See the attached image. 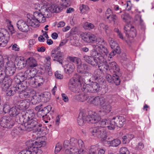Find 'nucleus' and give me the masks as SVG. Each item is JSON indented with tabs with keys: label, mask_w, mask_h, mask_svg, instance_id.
<instances>
[{
	"label": "nucleus",
	"mask_w": 154,
	"mask_h": 154,
	"mask_svg": "<svg viewBox=\"0 0 154 154\" xmlns=\"http://www.w3.org/2000/svg\"><path fill=\"white\" fill-rule=\"evenodd\" d=\"M23 119V124L20 125L19 129L22 131H34L37 134H40L43 131L42 125L38 123L36 116L32 110H27L25 115L22 116Z\"/></svg>",
	"instance_id": "obj_1"
},
{
	"label": "nucleus",
	"mask_w": 154,
	"mask_h": 154,
	"mask_svg": "<svg viewBox=\"0 0 154 154\" xmlns=\"http://www.w3.org/2000/svg\"><path fill=\"white\" fill-rule=\"evenodd\" d=\"M88 103L93 104L95 106H100L102 109L98 112L99 115L104 116L111 112L112 109L110 105L111 103L109 101H106L105 98L102 96H90L87 101Z\"/></svg>",
	"instance_id": "obj_2"
},
{
	"label": "nucleus",
	"mask_w": 154,
	"mask_h": 154,
	"mask_svg": "<svg viewBox=\"0 0 154 154\" xmlns=\"http://www.w3.org/2000/svg\"><path fill=\"white\" fill-rule=\"evenodd\" d=\"M39 141L30 142L32 146L28 149L21 151L18 154H41L42 152L41 147L45 145V142L40 140Z\"/></svg>",
	"instance_id": "obj_3"
},
{
	"label": "nucleus",
	"mask_w": 154,
	"mask_h": 154,
	"mask_svg": "<svg viewBox=\"0 0 154 154\" xmlns=\"http://www.w3.org/2000/svg\"><path fill=\"white\" fill-rule=\"evenodd\" d=\"M109 69L112 73L113 79L116 85H119L120 83V80L119 78L121 76L122 74L119 72L120 69L118 65L115 62L109 63Z\"/></svg>",
	"instance_id": "obj_4"
},
{
	"label": "nucleus",
	"mask_w": 154,
	"mask_h": 154,
	"mask_svg": "<svg viewBox=\"0 0 154 154\" xmlns=\"http://www.w3.org/2000/svg\"><path fill=\"white\" fill-rule=\"evenodd\" d=\"M109 126L107 128L109 130H113L116 126L119 127H122L125 123L126 120L122 116H116L113 117L110 120Z\"/></svg>",
	"instance_id": "obj_5"
},
{
	"label": "nucleus",
	"mask_w": 154,
	"mask_h": 154,
	"mask_svg": "<svg viewBox=\"0 0 154 154\" xmlns=\"http://www.w3.org/2000/svg\"><path fill=\"white\" fill-rule=\"evenodd\" d=\"M69 144L70 145L69 149L68 148L66 150L69 149L70 150L71 148L72 147L76 148L78 149H83L82 148L84 146V143L82 140L79 139L77 140L76 139L74 138L70 139V142L68 140H66L64 141L63 146L65 148H67L68 147Z\"/></svg>",
	"instance_id": "obj_6"
},
{
	"label": "nucleus",
	"mask_w": 154,
	"mask_h": 154,
	"mask_svg": "<svg viewBox=\"0 0 154 154\" xmlns=\"http://www.w3.org/2000/svg\"><path fill=\"white\" fill-rule=\"evenodd\" d=\"M26 92L24 93V98H31V100L32 104H36L41 102L40 97L38 96L39 94H36L35 91L33 89L27 90Z\"/></svg>",
	"instance_id": "obj_7"
},
{
	"label": "nucleus",
	"mask_w": 154,
	"mask_h": 154,
	"mask_svg": "<svg viewBox=\"0 0 154 154\" xmlns=\"http://www.w3.org/2000/svg\"><path fill=\"white\" fill-rule=\"evenodd\" d=\"M59 49V47L53 49L51 53V56L54 58V61H57L62 65L63 61L64 59V54L63 52L57 51Z\"/></svg>",
	"instance_id": "obj_8"
},
{
	"label": "nucleus",
	"mask_w": 154,
	"mask_h": 154,
	"mask_svg": "<svg viewBox=\"0 0 154 154\" xmlns=\"http://www.w3.org/2000/svg\"><path fill=\"white\" fill-rule=\"evenodd\" d=\"M85 92L95 93L97 92L101 95L104 94L108 91L107 87H81Z\"/></svg>",
	"instance_id": "obj_9"
},
{
	"label": "nucleus",
	"mask_w": 154,
	"mask_h": 154,
	"mask_svg": "<svg viewBox=\"0 0 154 154\" xmlns=\"http://www.w3.org/2000/svg\"><path fill=\"white\" fill-rule=\"evenodd\" d=\"M90 132L91 135L94 137L98 138H105L106 132L103 128L97 127H93L90 129Z\"/></svg>",
	"instance_id": "obj_10"
},
{
	"label": "nucleus",
	"mask_w": 154,
	"mask_h": 154,
	"mask_svg": "<svg viewBox=\"0 0 154 154\" xmlns=\"http://www.w3.org/2000/svg\"><path fill=\"white\" fill-rule=\"evenodd\" d=\"M82 39L87 43H95L96 40V35L90 33H82L81 34Z\"/></svg>",
	"instance_id": "obj_11"
},
{
	"label": "nucleus",
	"mask_w": 154,
	"mask_h": 154,
	"mask_svg": "<svg viewBox=\"0 0 154 154\" xmlns=\"http://www.w3.org/2000/svg\"><path fill=\"white\" fill-rule=\"evenodd\" d=\"M0 125L3 128H11L13 126L14 122L9 116H5L1 119Z\"/></svg>",
	"instance_id": "obj_12"
},
{
	"label": "nucleus",
	"mask_w": 154,
	"mask_h": 154,
	"mask_svg": "<svg viewBox=\"0 0 154 154\" xmlns=\"http://www.w3.org/2000/svg\"><path fill=\"white\" fill-rule=\"evenodd\" d=\"M17 25L18 29L22 32H27L29 30V25L27 22V20H19L17 21Z\"/></svg>",
	"instance_id": "obj_13"
},
{
	"label": "nucleus",
	"mask_w": 154,
	"mask_h": 154,
	"mask_svg": "<svg viewBox=\"0 0 154 154\" xmlns=\"http://www.w3.org/2000/svg\"><path fill=\"white\" fill-rule=\"evenodd\" d=\"M76 66L77 71L79 73L85 75L90 77L92 76L91 74L88 72V67L86 63H82L79 65H76Z\"/></svg>",
	"instance_id": "obj_14"
},
{
	"label": "nucleus",
	"mask_w": 154,
	"mask_h": 154,
	"mask_svg": "<svg viewBox=\"0 0 154 154\" xmlns=\"http://www.w3.org/2000/svg\"><path fill=\"white\" fill-rule=\"evenodd\" d=\"M93 49L90 51V55L89 56L97 58L99 60H102L103 57L101 56V54L99 52L100 46L97 45H92Z\"/></svg>",
	"instance_id": "obj_15"
},
{
	"label": "nucleus",
	"mask_w": 154,
	"mask_h": 154,
	"mask_svg": "<svg viewBox=\"0 0 154 154\" xmlns=\"http://www.w3.org/2000/svg\"><path fill=\"white\" fill-rule=\"evenodd\" d=\"M24 62L23 60L20 59L18 61V63L20 64L19 65L20 66V64H22L23 66H26V64H27L30 67L33 68L36 66L38 65L36 60L32 57L29 58L26 60V63H25Z\"/></svg>",
	"instance_id": "obj_16"
},
{
	"label": "nucleus",
	"mask_w": 154,
	"mask_h": 154,
	"mask_svg": "<svg viewBox=\"0 0 154 154\" xmlns=\"http://www.w3.org/2000/svg\"><path fill=\"white\" fill-rule=\"evenodd\" d=\"M40 11L47 18L51 17V12L48 7V3L45 1L42 4Z\"/></svg>",
	"instance_id": "obj_17"
},
{
	"label": "nucleus",
	"mask_w": 154,
	"mask_h": 154,
	"mask_svg": "<svg viewBox=\"0 0 154 154\" xmlns=\"http://www.w3.org/2000/svg\"><path fill=\"white\" fill-rule=\"evenodd\" d=\"M30 100L27 99L20 101L17 103V106L20 110L27 109L30 106Z\"/></svg>",
	"instance_id": "obj_18"
},
{
	"label": "nucleus",
	"mask_w": 154,
	"mask_h": 154,
	"mask_svg": "<svg viewBox=\"0 0 154 154\" xmlns=\"http://www.w3.org/2000/svg\"><path fill=\"white\" fill-rule=\"evenodd\" d=\"M83 59L87 63L93 67L97 66L98 65V63L97 60L95 57L85 55L83 57Z\"/></svg>",
	"instance_id": "obj_19"
},
{
	"label": "nucleus",
	"mask_w": 154,
	"mask_h": 154,
	"mask_svg": "<svg viewBox=\"0 0 154 154\" xmlns=\"http://www.w3.org/2000/svg\"><path fill=\"white\" fill-rule=\"evenodd\" d=\"M100 119V117L99 115L94 113L93 114L87 116L86 119L88 122H91V123H96L97 125Z\"/></svg>",
	"instance_id": "obj_20"
},
{
	"label": "nucleus",
	"mask_w": 154,
	"mask_h": 154,
	"mask_svg": "<svg viewBox=\"0 0 154 154\" xmlns=\"http://www.w3.org/2000/svg\"><path fill=\"white\" fill-rule=\"evenodd\" d=\"M64 68V72L66 74L70 75L74 72L75 69V66L71 63H69L63 66Z\"/></svg>",
	"instance_id": "obj_21"
},
{
	"label": "nucleus",
	"mask_w": 154,
	"mask_h": 154,
	"mask_svg": "<svg viewBox=\"0 0 154 154\" xmlns=\"http://www.w3.org/2000/svg\"><path fill=\"white\" fill-rule=\"evenodd\" d=\"M69 85L70 86L75 87H84L85 85L82 82H81L79 79L75 77L71 78L69 82Z\"/></svg>",
	"instance_id": "obj_22"
},
{
	"label": "nucleus",
	"mask_w": 154,
	"mask_h": 154,
	"mask_svg": "<svg viewBox=\"0 0 154 154\" xmlns=\"http://www.w3.org/2000/svg\"><path fill=\"white\" fill-rule=\"evenodd\" d=\"M103 59L99 60L98 64V68L100 71H106L109 68V63L108 64L106 61L103 60Z\"/></svg>",
	"instance_id": "obj_23"
},
{
	"label": "nucleus",
	"mask_w": 154,
	"mask_h": 154,
	"mask_svg": "<svg viewBox=\"0 0 154 154\" xmlns=\"http://www.w3.org/2000/svg\"><path fill=\"white\" fill-rule=\"evenodd\" d=\"M87 117V116L83 111L80 112L77 119V122L79 125L82 126L86 122H88Z\"/></svg>",
	"instance_id": "obj_24"
},
{
	"label": "nucleus",
	"mask_w": 154,
	"mask_h": 154,
	"mask_svg": "<svg viewBox=\"0 0 154 154\" xmlns=\"http://www.w3.org/2000/svg\"><path fill=\"white\" fill-rule=\"evenodd\" d=\"M33 17L35 18L39 23H43L45 21V16L41 11H35L33 13Z\"/></svg>",
	"instance_id": "obj_25"
},
{
	"label": "nucleus",
	"mask_w": 154,
	"mask_h": 154,
	"mask_svg": "<svg viewBox=\"0 0 154 154\" xmlns=\"http://www.w3.org/2000/svg\"><path fill=\"white\" fill-rule=\"evenodd\" d=\"M51 94L48 92H45L38 94L41 99V102L46 103L51 98Z\"/></svg>",
	"instance_id": "obj_26"
},
{
	"label": "nucleus",
	"mask_w": 154,
	"mask_h": 154,
	"mask_svg": "<svg viewBox=\"0 0 154 154\" xmlns=\"http://www.w3.org/2000/svg\"><path fill=\"white\" fill-rule=\"evenodd\" d=\"M70 150L67 149L65 150V154H84L83 149H78L72 147Z\"/></svg>",
	"instance_id": "obj_27"
},
{
	"label": "nucleus",
	"mask_w": 154,
	"mask_h": 154,
	"mask_svg": "<svg viewBox=\"0 0 154 154\" xmlns=\"http://www.w3.org/2000/svg\"><path fill=\"white\" fill-rule=\"evenodd\" d=\"M48 7L51 12V16L52 13H59L63 9L62 7H59L55 4L49 5L48 4Z\"/></svg>",
	"instance_id": "obj_28"
},
{
	"label": "nucleus",
	"mask_w": 154,
	"mask_h": 154,
	"mask_svg": "<svg viewBox=\"0 0 154 154\" xmlns=\"http://www.w3.org/2000/svg\"><path fill=\"white\" fill-rule=\"evenodd\" d=\"M27 22L29 25L33 28H37L39 26V22L34 18L32 17L31 19L28 17Z\"/></svg>",
	"instance_id": "obj_29"
},
{
	"label": "nucleus",
	"mask_w": 154,
	"mask_h": 154,
	"mask_svg": "<svg viewBox=\"0 0 154 154\" xmlns=\"http://www.w3.org/2000/svg\"><path fill=\"white\" fill-rule=\"evenodd\" d=\"M51 109L52 107L51 106H48L39 111L38 115H40V117H42V118H44L47 115Z\"/></svg>",
	"instance_id": "obj_30"
},
{
	"label": "nucleus",
	"mask_w": 154,
	"mask_h": 154,
	"mask_svg": "<svg viewBox=\"0 0 154 154\" xmlns=\"http://www.w3.org/2000/svg\"><path fill=\"white\" fill-rule=\"evenodd\" d=\"M26 79H29L34 78L36 74V69L27 70L25 72Z\"/></svg>",
	"instance_id": "obj_31"
},
{
	"label": "nucleus",
	"mask_w": 154,
	"mask_h": 154,
	"mask_svg": "<svg viewBox=\"0 0 154 154\" xmlns=\"http://www.w3.org/2000/svg\"><path fill=\"white\" fill-rule=\"evenodd\" d=\"M20 111L17 106L16 105L10 108L9 114L11 116L14 117L20 113Z\"/></svg>",
	"instance_id": "obj_32"
},
{
	"label": "nucleus",
	"mask_w": 154,
	"mask_h": 154,
	"mask_svg": "<svg viewBox=\"0 0 154 154\" xmlns=\"http://www.w3.org/2000/svg\"><path fill=\"white\" fill-rule=\"evenodd\" d=\"M6 35V34L0 32V46L1 47H5L8 42Z\"/></svg>",
	"instance_id": "obj_33"
},
{
	"label": "nucleus",
	"mask_w": 154,
	"mask_h": 154,
	"mask_svg": "<svg viewBox=\"0 0 154 154\" xmlns=\"http://www.w3.org/2000/svg\"><path fill=\"white\" fill-rule=\"evenodd\" d=\"M15 88V91L18 92L20 94V96H23L24 98V93L26 92L27 90H31V89H29L28 87H13Z\"/></svg>",
	"instance_id": "obj_34"
},
{
	"label": "nucleus",
	"mask_w": 154,
	"mask_h": 154,
	"mask_svg": "<svg viewBox=\"0 0 154 154\" xmlns=\"http://www.w3.org/2000/svg\"><path fill=\"white\" fill-rule=\"evenodd\" d=\"M90 96L87 94L82 93L76 96L77 99L80 102H83L88 100Z\"/></svg>",
	"instance_id": "obj_35"
},
{
	"label": "nucleus",
	"mask_w": 154,
	"mask_h": 154,
	"mask_svg": "<svg viewBox=\"0 0 154 154\" xmlns=\"http://www.w3.org/2000/svg\"><path fill=\"white\" fill-rule=\"evenodd\" d=\"M99 52L101 54V56L103 57V59L106 58V56L108 55V52L106 48L104 45L102 47L100 46Z\"/></svg>",
	"instance_id": "obj_36"
},
{
	"label": "nucleus",
	"mask_w": 154,
	"mask_h": 154,
	"mask_svg": "<svg viewBox=\"0 0 154 154\" xmlns=\"http://www.w3.org/2000/svg\"><path fill=\"white\" fill-rule=\"evenodd\" d=\"M56 2L58 5L64 7H69L71 4L69 0H56Z\"/></svg>",
	"instance_id": "obj_37"
},
{
	"label": "nucleus",
	"mask_w": 154,
	"mask_h": 154,
	"mask_svg": "<svg viewBox=\"0 0 154 154\" xmlns=\"http://www.w3.org/2000/svg\"><path fill=\"white\" fill-rule=\"evenodd\" d=\"M0 81H2L4 87H10L12 83V79L4 76Z\"/></svg>",
	"instance_id": "obj_38"
},
{
	"label": "nucleus",
	"mask_w": 154,
	"mask_h": 154,
	"mask_svg": "<svg viewBox=\"0 0 154 154\" xmlns=\"http://www.w3.org/2000/svg\"><path fill=\"white\" fill-rule=\"evenodd\" d=\"M25 72L23 73L22 72H20L18 73L16 75V76L22 82H21L22 87H25L24 84L26 83V82L24 81L26 79L25 77Z\"/></svg>",
	"instance_id": "obj_39"
},
{
	"label": "nucleus",
	"mask_w": 154,
	"mask_h": 154,
	"mask_svg": "<svg viewBox=\"0 0 154 154\" xmlns=\"http://www.w3.org/2000/svg\"><path fill=\"white\" fill-rule=\"evenodd\" d=\"M110 120L109 121L106 119H100L97 125H98V127H105L106 126L107 127L108 126L110 125H108L109 121L110 122Z\"/></svg>",
	"instance_id": "obj_40"
},
{
	"label": "nucleus",
	"mask_w": 154,
	"mask_h": 154,
	"mask_svg": "<svg viewBox=\"0 0 154 154\" xmlns=\"http://www.w3.org/2000/svg\"><path fill=\"white\" fill-rule=\"evenodd\" d=\"M134 137V136L132 134H127L122 137V142L124 144L129 143Z\"/></svg>",
	"instance_id": "obj_41"
},
{
	"label": "nucleus",
	"mask_w": 154,
	"mask_h": 154,
	"mask_svg": "<svg viewBox=\"0 0 154 154\" xmlns=\"http://www.w3.org/2000/svg\"><path fill=\"white\" fill-rule=\"evenodd\" d=\"M120 140L118 139H115L111 141L107 142V144L109 146L116 147L121 143Z\"/></svg>",
	"instance_id": "obj_42"
},
{
	"label": "nucleus",
	"mask_w": 154,
	"mask_h": 154,
	"mask_svg": "<svg viewBox=\"0 0 154 154\" xmlns=\"http://www.w3.org/2000/svg\"><path fill=\"white\" fill-rule=\"evenodd\" d=\"M136 31L134 27L131 28V29L128 31V33L126 34L128 37H131L134 38L136 35Z\"/></svg>",
	"instance_id": "obj_43"
},
{
	"label": "nucleus",
	"mask_w": 154,
	"mask_h": 154,
	"mask_svg": "<svg viewBox=\"0 0 154 154\" xmlns=\"http://www.w3.org/2000/svg\"><path fill=\"white\" fill-rule=\"evenodd\" d=\"M95 42L97 45L99 46H104L106 44V42L103 39L100 37H96V40H95Z\"/></svg>",
	"instance_id": "obj_44"
},
{
	"label": "nucleus",
	"mask_w": 154,
	"mask_h": 154,
	"mask_svg": "<svg viewBox=\"0 0 154 154\" xmlns=\"http://www.w3.org/2000/svg\"><path fill=\"white\" fill-rule=\"evenodd\" d=\"M101 73L99 70H96L94 72V75L92 79H94L95 80H97L101 79Z\"/></svg>",
	"instance_id": "obj_45"
},
{
	"label": "nucleus",
	"mask_w": 154,
	"mask_h": 154,
	"mask_svg": "<svg viewBox=\"0 0 154 154\" xmlns=\"http://www.w3.org/2000/svg\"><path fill=\"white\" fill-rule=\"evenodd\" d=\"M94 25L91 23L89 22H85L83 25V28L85 30H90L93 29L94 27Z\"/></svg>",
	"instance_id": "obj_46"
},
{
	"label": "nucleus",
	"mask_w": 154,
	"mask_h": 154,
	"mask_svg": "<svg viewBox=\"0 0 154 154\" xmlns=\"http://www.w3.org/2000/svg\"><path fill=\"white\" fill-rule=\"evenodd\" d=\"M15 88L12 89V88L8 87L6 91V95L7 96H10L13 95L15 93Z\"/></svg>",
	"instance_id": "obj_47"
},
{
	"label": "nucleus",
	"mask_w": 154,
	"mask_h": 154,
	"mask_svg": "<svg viewBox=\"0 0 154 154\" xmlns=\"http://www.w3.org/2000/svg\"><path fill=\"white\" fill-rule=\"evenodd\" d=\"M122 19L125 22L127 23L130 22L131 17L129 16L128 13H125L124 14H122L121 16Z\"/></svg>",
	"instance_id": "obj_48"
},
{
	"label": "nucleus",
	"mask_w": 154,
	"mask_h": 154,
	"mask_svg": "<svg viewBox=\"0 0 154 154\" xmlns=\"http://www.w3.org/2000/svg\"><path fill=\"white\" fill-rule=\"evenodd\" d=\"M81 13L82 14L85 13L89 10V7L86 5H82L79 7Z\"/></svg>",
	"instance_id": "obj_49"
},
{
	"label": "nucleus",
	"mask_w": 154,
	"mask_h": 154,
	"mask_svg": "<svg viewBox=\"0 0 154 154\" xmlns=\"http://www.w3.org/2000/svg\"><path fill=\"white\" fill-rule=\"evenodd\" d=\"M97 147L95 146H92L89 149V154H97Z\"/></svg>",
	"instance_id": "obj_50"
},
{
	"label": "nucleus",
	"mask_w": 154,
	"mask_h": 154,
	"mask_svg": "<svg viewBox=\"0 0 154 154\" xmlns=\"http://www.w3.org/2000/svg\"><path fill=\"white\" fill-rule=\"evenodd\" d=\"M108 41L112 48H115L116 46L117 45V43L115 42L114 40L111 38H109Z\"/></svg>",
	"instance_id": "obj_51"
},
{
	"label": "nucleus",
	"mask_w": 154,
	"mask_h": 154,
	"mask_svg": "<svg viewBox=\"0 0 154 154\" xmlns=\"http://www.w3.org/2000/svg\"><path fill=\"white\" fill-rule=\"evenodd\" d=\"M133 26H132L130 24L128 23L126 24L124 27V32L126 34H127L128 33V31L131 29V28H132Z\"/></svg>",
	"instance_id": "obj_52"
},
{
	"label": "nucleus",
	"mask_w": 154,
	"mask_h": 154,
	"mask_svg": "<svg viewBox=\"0 0 154 154\" xmlns=\"http://www.w3.org/2000/svg\"><path fill=\"white\" fill-rule=\"evenodd\" d=\"M14 80L15 84H16V87H19V86L22 87V85L21 84H22L21 82H22L16 76L14 78Z\"/></svg>",
	"instance_id": "obj_53"
},
{
	"label": "nucleus",
	"mask_w": 154,
	"mask_h": 154,
	"mask_svg": "<svg viewBox=\"0 0 154 154\" xmlns=\"http://www.w3.org/2000/svg\"><path fill=\"white\" fill-rule=\"evenodd\" d=\"M45 69L48 75L49 76H51L52 75V72L50 65H49L48 66H45Z\"/></svg>",
	"instance_id": "obj_54"
},
{
	"label": "nucleus",
	"mask_w": 154,
	"mask_h": 154,
	"mask_svg": "<svg viewBox=\"0 0 154 154\" xmlns=\"http://www.w3.org/2000/svg\"><path fill=\"white\" fill-rule=\"evenodd\" d=\"M116 17H117L116 15H113L112 14L110 15H109V17H106V18L110 22L113 21L114 23Z\"/></svg>",
	"instance_id": "obj_55"
},
{
	"label": "nucleus",
	"mask_w": 154,
	"mask_h": 154,
	"mask_svg": "<svg viewBox=\"0 0 154 154\" xmlns=\"http://www.w3.org/2000/svg\"><path fill=\"white\" fill-rule=\"evenodd\" d=\"M10 109L9 106L7 104V103H5L3 108L4 112L5 113L8 112H9V113Z\"/></svg>",
	"instance_id": "obj_56"
},
{
	"label": "nucleus",
	"mask_w": 154,
	"mask_h": 154,
	"mask_svg": "<svg viewBox=\"0 0 154 154\" xmlns=\"http://www.w3.org/2000/svg\"><path fill=\"white\" fill-rule=\"evenodd\" d=\"M105 78L107 79V81L109 83H115V80L113 79V77L112 78V76L109 74H107L106 75Z\"/></svg>",
	"instance_id": "obj_57"
},
{
	"label": "nucleus",
	"mask_w": 154,
	"mask_h": 154,
	"mask_svg": "<svg viewBox=\"0 0 154 154\" xmlns=\"http://www.w3.org/2000/svg\"><path fill=\"white\" fill-rule=\"evenodd\" d=\"M128 152V150L126 147H122L120 149L119 153L118 154H126Z\"/></svg>",
	"instance_id": "obj_58"
},
{
	"label": "nucleus",
	"mask_w": 154,
	"mask_h": 154,
	"mask_svg": "<svg viewBox=\"0 0 154 154\" xmlns=\"http://www.w3.org/2000/svg\"><path fill=\"white\" fill-rule=\"evenodd\" d=\"M54 75L55 78L57 79H61L63 78V75L61 74L58 71L55 72Z\"/></svg>",
	"instance_id": "obj_59"
},
{
	"label": "nucleus",
	"mask_w": 154,
	"mask_h": 154,
	"mask_svg": "<svg viewBox=\"0 0 154 154\" xmlns=\"http://www.w3.org/2000/svg\"><path fill=\"white\" fill-rule=\"evenodd\" d=\"M144 147L143 144L142 143L140 142L137 145L135 149L137 150H141Z\"/></svg>",
	"instance_id": "obj_60"
},
{
	"label": "nucleus",
	"mask_w": 154,
	"mask_h": 154,
	"mask_svg": "<svg viewBox=\"0 0 154 154\" xmlns=\"http://www.w3.org/2000/svg\"><path fill=\"white\" fill-rule=\"evenodd\" d=\"M20 95L19 96H15L14 98V102L15 104L17 106V103L18 102H20Z\"/></svg>",
	"instance_id": "obj_61"
},
{
	"label": "nucleus",
	"mask_w": 154,
	"mask_h": 154,
	"mask_svg": "<svg viewBox=\"0 0 154 154\" xmlns=\"http://www.w3.org/2000/svg\"><path fill=\"white\" fill-rule=\"evenodd\" d=\"M61 146L59 144H57L55 149V153H57L61 149Z\"/></svg>",
	"instance_id": "obj_62"
},
{
	"label": "nucleus",
	"mask_w": 154,
	"mask_h": 154,
	"mask_svg": "<svg viewBox=\"0 0 154 154\" xmlns=\"http://www.w3.org/2000/svg\"><path fill=\"white\" fill-rule=\"evenodd\" d=\"M12 50L16 51H19L20 50V48L19 46L16 44L14 45H12Z\"/></svg>",
	"instance_id": "obj_63"
},
{
	"label": "nucleus",
	"mask_w": 154,
	"mask_h": 154,
	"mask_svg": "<svg viewBox=\"0 0 154 154\" xmlns=\"http://www.w3.org/2000/svg\"><path fill=\"white\" fill-rule=\"evenodd\" d=\"M42 4H39L38 3H36L34 5V8L35 10H38L39 11H40L41 8V5Z\"/></svg>",
	"instance_id": "obj_64"
}]
</instances>
